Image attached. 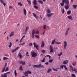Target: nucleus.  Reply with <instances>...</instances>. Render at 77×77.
<instances>
[{"instance_id":"f257e3e1","label":"nucleus","mask_w":77,"mask_h":77,"mask_svg":"<svg viewBox=\"0 0 77 77\" xmlns=\"http://www.w3.org/2000/svg\"><path fill=\"white\" fill-rule=\"evenodd\" d=\"M33 68H44V66L42 65H41V64H40L39 65H34L33 66Z\"/></svg>"},{"instance_id":"f03ea898","label":"nucleus","mask_w":77,"mask_h":77,"mask_svg":"<svg viewBox=\"0 0 77 77\" xmlns=\"http://www.w3.org/2000/svg\"><path fill=\"white\" fill-rule=\"evenodd\" d=\"M31 55L32 56V57L34 58H35V57L37 56V54H36V53L34 52H32L31 53Z\"/></svg>"},{"instance_id":"7ed1b4c3","label":"nucleus","mask_w":77,"mask_h":77,"mask_svg":"<svg viewBox=\"0 0 77 77\" xmlns=\"http://www.w3.org/2000/svg\"><path fill=\"white\" fill-rule=\"evenodd\" d=\"M11 73V72H6V73H5L4 74H2L1 75V77H7V76L6 74H7Z\"/></svg>"},{"instance_id":"20e7f679","label":"nucleus","mask_w":77,"mask_h":77,"mask_svg":"<svg viewBox=\"0 0 77 77\" xmlns=\"http://www.w3.org/2000/svg\"><path fill=\"white\" fill-rule=\"evenodd\" d=\"M49 49L50 53H53V46H50L49 47Z\"/></svg>"},{"instance_id":"39448f33","label":"nucleus","mask_w":77,"mask_h":77,"mask_svg":"<svg viewBox=\"0 0 77 77\" xmlns=\"http://www.w3.org/2000/svg\"><path fill=\"white\" fill-rule=\"evenodd\" d=\"M33 45L34 47L37 50H38V45H36V43L34 42L33 43Z\"/></svg>"},{"instance_id":"423d86ee","label":"nucleus","mask_w":77,"mask_h":77,"mask_svg":"<svg viewBox=\"0 0 77 77\" xmlns=\"http://www.w3.org/2000/svg\"><path fill=\"white\" fill-rule=\"evenodd\" d=\"M69 67L70 71H74V69L73 68V67L72 66L70 65L69 66Z\"/></svg>"},{"instance_id":"0eeeda50","label":"nucleus","mask_w":77,"mask_h":77,"mask_svg":"<svg viewBox=\"0 0 77 77\" xmlns=\"http://www.w3.org/2000/svg\"><path fill=\"white\" fill-rule=\"evenodd\" d=\"M64 49H66V46H67V42L66 41H65L64 42Z\"/></svg>"},{"instance_id":"6e6552de","label":"nucleus","mask_w":77,"mask_h":77,"mask_svg":"<svg viewBox=\"0 0 77 77\" xmlns=\"http://www.w3.org/2000/svg\"><path fill=\"white\" fill-rule=\"evenodd\" d=\"M19 63H20V64H22V65H25V63H26V62H23V61H21L19 62Z\"/></svg>"},{"instance_id":"1a4fd4ad","label":"nucleus","mask_w":77,"mask_h":77,"mask_svg":"<svg viewBox=\"0 0 77 77\" xmlns=\"http://www.w3.org/2000/svg\"><path fill=\"white\" fill-rule=\"evenodd\" d=\"M35 32L34 30H33L32 33V37L33 39H34V35H35Z\"/></svg>"},{"instance_id":"9d476101","label":"nucleus","mask_w":77,"mask_h":77,"mask_svg":"<svg viewBox=\"0 0 77 77\" xmlns=\"http://www.w3.org/2000/svg\"><path fill=\"white\" fill-rule=\"evenodd\" d=\"M17 57L20 58V59H21L23 57V56L22 55H21L20 53H19V54L17 55Z\"/></svg>"},{"instance_id":"9b49d317","label":"nucleus","mask_w":77,"mask_h":77,"mask_svg":"<svg viewBox=\"0 0 77 77\" xmlns=\"http://www.w3.org/2000/svg\"><path fill=\"white\" fill-rule=\"evenodd\" d=\"M68 63V61L67 60H66L64 61L63 62V63L64 65H65L66 64H67V63Z\"/></svg>"},{"instance_id":"f8f14e48","label":"nucleus","mask_w":77,"mask_h":77,"mask_svg":"<svg viewBox=\"0 0 77 77\" xmlns=\"http://www.w3.org/2000/svg\"><path fill=\"white\" fill-rule=\"evenodd\" d=\"M42 45L41 46V47H44L45 46V43L44 42V41H42Z\"/></svg>"},{"instance_id":"ddd939ff","label":"nucleus","mask_w":77,"mask_h":77,"mask_svg":"<svg viewBox=\"0 0 77 77\" xmlns=\"http://www.w3.org/2000/svg\"><path fill=\"white\" fill-rule=\"evenodd\" d=\"M14 32H11V33L9 35V37H11V36H14Z\"/></svg>"},{"instance_id":"4468645a","label":"nucleus","mask_w":77,"mask_h":77,"mask_svg":"<svg viewBox=\"0 0 77 77\" xmlns=\"http://www.w3.org/2000/svg\"><path fill=\"white\" fill-rule=\"evenodd\" d=\"M67 18L69 19V20H72L73 19H72V17L71 16H69L67 17Z\"/></svg>"},{"instance_id":"2eb2a0df","label":"nucleus","mask_w":77,"mask_h":77,"mask_svg":"<svg viewBox=\"0 0 77 77\" xmlns=\"http://www.w3.org/2000/svg\"><path fill=\"white\" fill-rule=\"evenodd\" d=\"M32 14L34 17L36 19H38V16H36V14L34 13H33Z\"/></svg>"},{"instance_id":"dca6fc26","label":"nucleus","mask_w":77,"mask_h":77,"mask_svg":"<svg viewBox=\"0 0 77 77\" xmlns=\"http://www.w3.org/2000/svg\"><path fill=\"white\" fill-rule=\"evenodd\" d=\"M29 30V26H27L26 28V30L24 32L25 34H26V33H27V30Z\"/></svg>"},{"instance_id":"f3484780","label":"nucleus","mask_w":77,"mask_h":77,"mask_svg":"<svg viewBox=\"0 0 77 77\" xmlns=\"http://www.w3.org/2000/svg\"><path fill=\"white\" fill-rule=\"evenodd\" d=\"M53 14V13H51L49 14H47V16L48 17H51V15H52Z\"/></svg>"},{"instance_id":"a211bd4d","label":"nucleus","mask_w":77,"mask_h":77,"mask_svg":"<svg viewBox=\"0 0 77 77\" xmlns=\"http://www.w3.org/2000/svg\"><path fill=\"white\" fill-rule=\"evenodd\" d=\"M23 12H24V15H26V14H27V12H26V9L24 8L23 9Z\"/></svg>"},{"instance_id":"6ab92c4d","label":"nucleus","mask_w":77,"mask_h":77,"mask_svg":"<svg viewBox=\"0 0 77 77\" xmlns=\"http://www.w3.org/2000/svg\"><path fill=\"white\" fill-rule=\"evenodd\" d=\"M51 71H52V69L51 68H49L47 72V73H50V72Z\"/></svg>"},{"instance_id":"aec40b11","label":"nucleus","mask_w":77,"mask_h":77,"mask_svg":"<svg viewBox=\"0 0 77 77\" xmlns=\"http://www.w3.org/2000/svg\"><path fill=\"white\" fill-rule=\"evenodd\" d=\"M24 74L25 76H26V77L28 75V73L27 72H25L24 73Z\"/></svg>"},{"instance_id":"412c9836","label":"nucleus","mask_w":77,"mask_h":77,"mask_svg":"<svg viewBox=\"0 0 77 77\" xmlns=\"http://www.w3.org/2000/svg\"><path fill=\"white\" fill-rule=\"evenodd\" d=\"M71 12V11L69 10L67 11V15H69Z\"/></svg>"},{"instance_id":"4be33fe9","label":"nucleus","mask_w":77,"mask_h":77,"mask_svg":"<svg viewBox=\"0 0 77 77\" xmlns=\"http://www.w3.org/2000/svg\"><path fill=\"white\" fill-rule=\"evenodd\" d=\"M12 42H10L9 43V45H8V47H9V48H11V47H12Z\"/></svg>"},{"instance_id":"5701e85b","label":"nucleus","mask_w":77,"mask_h":77,"mask_svg":"<svg viewBox=\"0 0 77 77\" xmlns=\"http://www.w3.org/2000/svg\"><path fill=\"white\" fill-rule=\"evenodd\" d=\"M14 73L15 76L17 77V71H16L15 70H14Z\"/></svg>"},{"instance_id":"b1692460","label":"nucleus","mask_w":77,"mask_h":77,"mask_svg":"<svg viewBox=\"0 0 77 77\" xmlns=\"http://www.w3.org/2000/svg\"><path fill=\"white\" fill-rule=\"evenodd\" d=\"M72 65L73 66H75L76 65V62H73L72 63Z\"/></svg>"},{"instance_id":"393cba45","label":"nucleus","mask_w":77,"mask_h":77,"mask_svg":"<svg viewBox=\"0 0 77 77\" xmlns=\"http://www.w3.org/2000/svg\"><path fill=\"white\" fill-rule=\"evenodd\" d=\"M33 4L34 5H36V0H34Z\"/></svg>"},{"instance_id":"a878e982","label":"nucleus","mask_w":77,"mask_h":77,"mask_svg":"<svg viewBox=\"0 0 77 77\" xmlns=\"http://www.w3.org/2000/svg\"><path fill=\"white\" fill-rule=\"evenodd\" d=\"M28 2V4L30 5H31V1L30 0H27Z\"/></svg>"},{"instance_id":"bb28decb","label":"nucleus","mask_w":77,"mask_h":77,"mask_svg":"<svg viewBox=\"0 0 77 77\" xmlns=\"http://www.w3.org/2000/svg\"><path fill=\"white\" fill-rule=\"evenodd\" d=\"M73 71H75V73L77 74V69H75V68H73Z\"/></svg>"},{"instance_id":"cd10ccee","label":"nucleus","mask_w":77,"mask_h":77,"mask_svg":"<svg viewBox=\"0 0 77 77\" xmlns=\"http://www.w3.org/2000/svg\"><path fill=\"white\" fill-rule=\"evenodd\" d=\"M64 4H65V3H64V2H62V3H60V5L61 6H64Z\"/></svg>"},{"instance_id":"c85d7f7f","label":"nucleus","mask_w":77,"mask_h":77,"mask_svg":"<svg viewBox=\"0 0 77 77\" xmlns=\"http://www.w3.org/2000/svg\"><path fill=\"white\" fill-rule=\"evenodd\" d=\"M77 5H73V7L74 8V9H76V8H77Z\"/></svg>"},{"instance_id":"c756f323","label":"nucleus","mask_w":77,"mask_h":77,"mask_svg":"<svg viewBox=\"0 0 77 77\" xmlns=\"http://www.w3.org/2000/svg\"><path fill=\"white\" fill-rule=\"evenodd\" d=\"M65 8L66 9H68V8H69V6L68 5H66L65 6Z\"/></svg>"},{"instance_id":"7c9ffc66","label":"nucleus","mask_w":77,"mask_h":77,"mask_svg":"<svg viewBox=\"0 0 77 77\" xmlns=\"http://www.w3.org/2000/svg\"><path fill=\"white\" fill-rule=\"evenodd\" d=\"M19 70H20V71H22L23 70V66H20L19 67Z\"/></svg>"},{"instance_id":"2f4dec72","label":"nucleus","mask_w":77,"mask_h":77,"mask_svg":"<svg viewBox=\"0 0 77 77\" xmlns=\"http://www.w3.org/2000/svg\"><path fill=\"white\" fill-rule=\"evenodd\" d=\"M8 59V57H4L3 58V60H7Z\"/></svg>"},{"instance_id":"473e14b6","label":"nucleus","mask_w":77,"mask_h":77,"mask_svg":"<svg viewBox=\"0 0 77 77\" xmlns=\"http://www.w3.org/2000/svg\"><path fill=\"white\" fill-rule=\"evenodd\" d=\"M64 65H61L60 66V68H61L62 69H63V67H64Z\"/></svg>"},{"instance_id":"72a5a7b5","label":"nucleus","mask_w":77,"mask_h":77,"mask_svg":"<svg viewBox=\"0 0 77 77\" xmlns=\"http://www.w3.org/2000/svg\"><path fill=\"white\" fill-rule=\"evenodd\" d=\"M47 26V25H45L43 26V29L44 30H45V29H46V26Z\"/></svg>"},{"instance_id":"f704fd0d","label":"nucleus","mask_w":77,"mask_h":77,"mask_svg":"<svg viewBox=\"0 0 77 77\" xmlns=\"http://www.w3.org/2000/svg\"><path fill=\"white\" fill-rule=\"evenodd\" d=\"M55 44L59 45L61 44V42H55Z\"/></svg>"},{"instance_id":"c9c22d12","label":"nucleus","mask_w":77,"mask_h":77,"mask_svg":"<svg viewBox=\"0 0 77 77\" xmlns=\"http://www.w3.org/2000/svg\"><path fill=\"white\" fill-rule=\"evenodd\" d=\"M67 0H63L62 2H63L64 3H66Z\"/></svg>"},{"instance_id":"e433bc0d","label":"nucleus","mask_w":77,"mask_h":77,"mask_svg":"<svg viewBox=\"0 0 77 77\" xmlns=\"http://www.w3.org/2000/svg\"><path fill=\"white\" fill-rule=\"evenodd\" d=\"M35 37L36 38H38V39H39V36L38 35H35Z\"/></svg>"},{"instance_id":"4c0bfd02","label":"nucleus","mask_w":77,"mask_h":77,"mask_svg":"<svg viewBox=\"0 0 77 77\" xmlns=\"http://www.w3.org/2000/svg\"><path fill=\"white\" fill-rule=\"evenodd\" d=\"M47 12L48 13H51V11L49 9H48L47 10Z\"/></svg>"},{"instance_id":"58836bf2","label":"nucleus","mask_w":77,"mask_h":77,"mask_svg":"<svg viewBox=\"0 0 77 77\" xmlns=\"http://www.w3.org/2000/svg\"><path fill=\"white\" fill-rule=\"evenodd\" d=\"M8 69H9V67H7L6 69L5 70V72H6V71H8Z\"/></svg>"},{"instance_id":"ea45409f","label":"nucleus","mask_w":77,"mask_h":77,"mask_svg":"<svg viewBox=\"0 0 77 77\" xmlns=\"http://www.w3.org/2000/svg\"><path fill=\"white\" fill-rule=\"evenodd\" d=\"M62 54V52H61L60 54H58V56L59 57H60L61 56Z\"/></svg>"},{"instance_id":"a19ab883","label":"nucleus","mask_w":77,"mask_h":77,"mask_svg":"<svg viewBox=\"0 0 77 77\" xmlns=\"http://www.w3.org/2000/svg\"><path fill=\"white\" fill-rule=\"evenodd\" d=\"M65 3L67 4V5H69V1H68V0L67 1V2H66Z\"/></svg>"},{"instance_id":"79ce46f5","label":"nucleus","mask_w":77,"mask_h":77,"mask_svg":"<svg viewBox=\"0 0 77 77\" xmlns=\"http://www.w3.org/2000/svg\"><path fill=\"white\" fill-rule=\"evenodd\" d=\"M18 5H20V6H23V5H22V4H21V2H19L18 3Z\"/></svg>"},{"instance_id":"37998d69","label":"nucleus","mask_w":77,"mask_h":77,"mask_svg":"<svg viewBox=\"0 0 77 77\" xmlns=\"http://www.w3.org/2000/svg\"><path fill=\"white\" fill-rule=\"evenodd\" d=\"M38 2L39 3H40L41 4H43V2H42V1H38Z\"/></svg>"},{"instance_id":"c03bdc74","label":"nucleus","mask_w":77,"mask_h":77,"mask_svg":"<svg viewBox=\"0 0 77 77\" xmlns=\"http://www.w3.org/2000/svg\"><path fill=\"white\" fill-rule=\"evenodd\" d=\"M5 68H3L2 69V72H5Z\"/></svg>"},{"instance_id":"a18cd8bd","label":"nucleus","mask_w":77,"mask_h":77,"mask_svg":"<svg viewBox=\"0 0 77 77\" xmlns=\"http://www.w3.org/2000/svg\"><path fill=\"white\" fill-rule=\"evenodd\" d=\"M64 67L65 68V69H66V70H67L68 69V68L66 67V65H64Z\"/></svg>"},{"instance_id":"49530a36","label":"nucleus","mask_w":77,"mask_h":77,"mask_svg":"<svg viewBox=\"0 0 77 77\" xmlns=\"http://www.w3.org/2000/svg\"><path fill=\"white\" fill-rule=\"evenodd\" d=\"M53 60L51 59V60H49V63H51V62H53Z\"/></svg>"},{"instance_id":"de8ad7c7","label":"nucleus","mask_w":77,"mask_h":77,"mask_svg":"<svg viewBox=\"0 0 77 77\" xmlns=\"http://www.w3.org/2000/svg\"><path fill=\"white\" fill-rule=\"evenodd\" d=\"M35 33L36 34H39V32L38 31H36L35 32Z\"/></svg>"},{"instance_id":"09e8293b","label":"nucleus","mask_w":77,"mask_h":77,"mask_svg":"<svg viewBox=\"0 0 77 77\" xmlns=\"http://www.w3.org/2000/svg\"><path fill=\"white\" fill-rule=\"evenodd\" d=\"M27 72L29 74H32V72L29 70H28Z\"/></svg>"},{"instance_id":"8fccbe9b","label":"nucleus","mask_w":77,"mask_h":77,"mask_svg":"<svg viewBox=\"0 0 77 77\" xmlns=\"http://www.w3.org/2000/svg\"><path fill=\"white\" fill-rule=\"evenodd\" d=\"M53 69L54 71H57V69H54V68H52Z\"/></svg>"},{"instance_id":"3c124183","label":"nucleus","mask_w":77,"mask_h":77,"mask_svg":"<svg viewBox=\"0 0 77 77\" xmlns=\"http://www.w3.org/2000/svg\"><path fill=\"white\" fill-rule=\"evenodd\" d=\"M72 77H76V76H75V74L74 73H73L72 74Z\"/></svg>"},{"instance_id":"603ef678","label":"nucleus","mask_w":77,"mask_h":77,"mask_svg":"<svg viewBox=\"0 0 77 77\" xmlns=\"http://www.w3.org/2000/svg\"><path fill=\"white\" fill-rule=\"evenodd\" d=\"M34 8H35V9H36L38 8V7L37 6H34Z\"/></svg>"},{"instance_id":"864d4df0","label":"nucleus","mask_w":77,"mask_h":77,"mask_svg":"<svg viewBox=\"0 0 77 77\" xmlns=\"http://www.w3.org/2000/svg\"><path fill=\"white\" fill-rule=\"evenodd\" d=\"M42 62H45V58H44L41 61Z\"/></svg>"},{"instance_id":"5fc2aeb1","label":"nucleus","mask_w":77,"mask_h":77,"mask_svg":"<svg viewBox=\"0 0 77 77\" xmlns=\"http://www.w3.org/2000/svg\"><path fill=\"white\" fill-rule=\"evenodd\" d=\"M19 48H20L19 47H17L15 49L17 51V50H18L19 49Z\"/></svg>"},{"instance_id":"6e6d98bb","label":"nucleus","mask_w":77,"mask_h":77,"mask_svg":"<svg viewBox=\"0 0 77 77\" xmlns=\"http://www.w3.org/2000/svg\"><path fill=\"white\" fill-rule=\"evenodd\" d=\"M5 63V67L4 68H6V65H7V63Z\"/></svg>"},{"instance_id":"4d7b16f0","label":"nucleus","mask_w":77,"mask_h":77,"mask_svg":"<svg viewBox=\"0 0 77 77\" xmlns=\"http://www.w3.org/2000/svg\"><path fill=\"white\" fill-rule=\"evenodd\" d=\"M65 35L67 36L68 35V32L67 31H66V33H65Z\"/></svg>"},{"instance_id":"13d9d810","label":"nucleus","mask_w":77,"mask_h":77,"mask_svg":"<svg viewBox=\"0 0 77 77\" xmlns=\"http://www.w3.org/2000/svg\"><path fill=\"white\" fill-rule=\"evenodd\" d=\"M16 50L15 49H13V50H12V53H14V52H15V51H16Z\"/></svg>"},{"instance_id":"bf43d9fd","label":"nucleus","mask_w":77,"mask_h":77,"mask_svg":"<svg viewBox=\"0 0 77 77\" xmlns=\"http://www.w3.org/2000/svg\"><path fill=\"white\" fill-rule=\"evenodd\" d=\"M0 2H1V3H3L4 2L3 0H0Z\"/></svg>"},{"instance_id":"052dcab7","label":"nucleus","mask_w":77,"mask_h":77,"mask_svg":"<svg viewBox=\"0 0 77 77\" xmlns=\"http://www.w3.org/2000/svg\"><path fill=\"white\" fill-rule=\"evenodd\" d=\"M64 12H65V11L64 10V9L63 8L62 10V14H64Z\"/></svg>"},{"instance_id":"680f3d73","label":"nucleus","mask_w":77,"mask_h":77,"mask_svg":"<svg viewBox=\"0 0 77 77\" xmlns=\"http://www.w3.org/2000/svg\"><path fill=\"white\" fill-rule=\"evenodd\" d=\"M25 45V43H21L19 44V45Z\"/></svg>"},{"instance_id":"e2e57ef3","label":"nucleus","mask_w":77,"mask_h":77,"mask_svg":"<svg viewBox=\"0 0 77 77\" xmlns=\"http://www.w3.org/2000/svg\"><path fill=\"white\" fill-rule=\"evenodd\" d=\"M32 43H30L29 44V46H32Z\"/></svg>"},{"instance_id":"0e129e2a","label":"nucleus","mask_w":77,"mask_h":77,"mask_svg":"<svg viewBox=\"0 0 77 77\" xmlns=\"http://www.w3.org/2000/svg\"><path fill=\"white\" fill-rule=\"evenodd\" d=\"M42 52L43 53H45V51L44 50H42Z\"/></svg>"},{"instance_id":"69168bd1","label":"nucleus","mask_w":77,"mask_h":77,"mask_svg":"<svg viewBox=\"0 0 77 77\" xmlns=\"http://www.w3.org/2000/svg\"><path fill=\"white\" fill-rule=\"evenodd\" d=\"M70 29V28H68V29L66 30V31L67 32H68V31Z\"/></svg>"},{"instance_id":"338daca9","label":"nucleus","mask_w":77,"mask_h":77,"mask_svg":"<svg viewBox=\"0 0 77 77\" xmlns=\"http://www.w3.org/2000/svg\"><path fill=\"white\" fill-rule=\"evenodd\" d=\"M25 35L23 36L21 39H23L24 38V37H25Z\"/></svg>"},{"instance_id":"774afa93","label":"nucleus","mask_w":77,"mask_h":77,"mask_svg":"<svg viewBox=\"0 0 77 77\" xmlns=\"http://www.w3.org/2000/svg\"><path fill=\"white\" fill-rule=\"evenodd\" d=\"M2 4H3L4 6H6V4L5 3H4H4H2Z\"/></svg>"}]
</instances>
